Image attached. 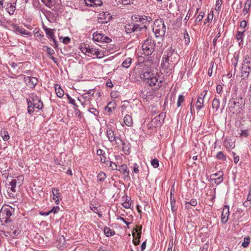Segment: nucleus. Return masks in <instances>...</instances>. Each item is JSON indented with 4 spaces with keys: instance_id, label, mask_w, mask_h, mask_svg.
I'll return each instance as SVG.
<instances>
[{
    "instance_id": "774afa93",
    "label": "nucleus",
    "mask_w": 251,
    "mask_h": 251,
    "mask_svg": "<svg viewBox=\"0 0 251 251\" xmlns=\"http://www.w3.org/2000/svg\"><path fill=\"white\" fill-rule=\"evenodd\" d=\"M242 6H243L242 2L241 1H240L239 4H238L236 5V7L235 8L236 12L237 13H239V11H240V10L241 9V8H242Z\"/></svg>"
},
{
    "instance_id": "9d476101",
    "label": "nucleus",
    "mask_w": 251,
    "mask_h": 251,
    "mask_svg": "<svg viewBox=\"0 0 251 251\" xmlns=\"http://www.w3.org/2000/svg\"><path fill=\"white\" fill-rule=\"evenodd\" d=\"M165 117V114L164 113L155 116L151 121L152 125L154 126H160L164 122Z\"/></svg>"
},
{
    "instance_id": "0eeeda50",
    "label": "nucleus",
    "mask_w": 251,
    "mask_h": 251,
    "mask_svg": "<svg viewBox=\"0 0 251 251\" xmlns=\"http://www.w3.org/2000/svg\"><path fill=\"white\" fill-rule=\"evenodd\" d=\"M132 21L135 23H138L140 25H146L148 23L151 21V18L150 16L145 15H134L132 16Z\"/></svg>"
},
{
    "instance_id": "1a4fd4ad",
    "label": "nucleus",
    "mask_w": 251,
    "mask_h": 251,
    "mask_svg": "<svg viewBox=\"0 0 251 251\" xmlns=\"http://www.w3.org/2000/svg\"><path fill=\"white\" fill-rule=\"evenodd\" d=\"M251 68L250 65L242 64L241 67V77L242 79H246L248 78L251 73Z\"/></svg>"
},
{
    "instance_id": "5701e85b",
    "label": "nucleus",
    "mask_w": 251,
    "mask_h": 251,
    "mask_svg": "<svg viewBox=\"0 0 251 251\" xmlns=\"http://www.w3.org/2000/svg\"><path fill=\"white\" fill-rule=\"evenodd\" d=\"M104 35L98 32H94L93 35V40L96 42H103Z\"/></svg>"
},
{
    "instance_id": "c03bdc74",
    "label": "nucleus",
    "mask_w": 251,
    "mask_h": 251,
    "mask_svg": "<svg viewBox=\"0 0 251 251\" xmlns=\"http://www.w3.org/2000/svg\"><path fill=\"white\" fill-rule=\"evenodd\" d=\"M43 49L46 50L47 53L49 56L52 55L55 53V51L53 49L50 48L47 46H43Z\"/></svg>"
},
{
    "instance_id": "37998d69",
    "label": "nucleus",
    "mask_w": 251,
    "mask_h": 251,
    "mask_svg": "<svg viewBox=\"0 0 251 251\" xmlns=\"http://www.w3.org/2000/svg\"><path fill=\"white\" fill-rule=\"evenodd\" d=\"M132 60L130 58H128L126 59L125 60H124L122 63V66L123 67H125V68H128L131 63Z\"/></svg>"
},
{
    "instance_id": "c85d7f7f",
    "label": "nucleus",
    "mask_w": 251,
    "mask_h": 251,
    "mask_svg": "<svg viewBox=\"0 0 251 251\" xmlns=\"http://www.w3.org/2000/svg\"><path fill=\"white\" fill-rule=\"evenodd\" d=\"M103 232L107 237H111L115 234V232L114 230L111 229L109 227L107 226L104 227Z\"/></svg>"
},
{
    "instance_id": "4c0bfd02",
    "label": "nucleus",
    "mask_w": 251,
    "mask_h": 251,
    "mask_svg": "<svg viewBox=\"0 0 251 251\" xmlns=\"http://www.w3.org/2000/svg\"><path fill=\"white\" fill-rule=\"evenodd\" d=\"M131 23H128L125 25V29L127 34H131L133 33Z\"/></svg>"
},
{
    "instance_id": "ddd939ff",
    "label": "nucleus",
    "mask_w": 251,
    "mask_h": 251,
    "mask_svg": "<svg viewBox=\"0 0 251 251\" xmlns=\"http://www.w3.org/2000/svg\"><path fill=\"white\" fill-rule=\"evenodd\" d=\"M52 199L54 201L56 204L59 203V201L61 200V194L59 192V190L57 188H52L51 189Z\"/></svg>"
},
{
    "instance_id": "49530a36",
    "label": "nucleus",
    "mask_w": 251,
    "mask_h": 251,
    "mask_svg": "<svg viewBox=\"0 0 251 251\" xmlns=\"http://www.w3.org/2000/svg\"><path fill=\"white\" fill-rule=\"evenodd\" d=\"M0 135L4 141H7L9 139L10 137L8 133L5 130L3 131H1Z\"/></svg>"
},
{
    "instance_id": "c756f323",
    "label": "nucleus",
    "mask_w": 251,
    "mask_h": 251,
    "mask_svg": "<svg viewBox=\"0 0 251 251\" xmlns=\"http://www.w3.org/2000/svg\"><path fill=\"white\" fill-rule=\"evenodd\" d=\"M44 29L47 34V36L49 39L53 38L52 37L55 36L53 29L45 26H44Z\"/></svg>"
},
{
    "instance_id": "c9c22d12",
    "label": "nucleus",
    "mask_w": 251,
    "mask_h": 251,
    "mask_svg": "<svg viewBox=\"0 0 251 251\" xmlns=\"http://www.w3.org/2000/svg\"><path fill=\"white\" fill-rule=\"evenodd\" d=\"M158 81L156 76H154V75L151 77L149 80H147V83L149 84L150 86L155 85Z\"/></svg>"
},
{
    "instance_id": "f03ea898",
    "label": "nucleus",
    "mask_w": 251,
    "mask_h": 251,
    "mask_svg": "<svg viewBox=\"0 0 251 251\" xmlns=\"http://www.w3.org/2000/svg\"><path fill=\"white\" fill-rule=\"evenodd\" d=\"M245 103L242 95H238L237 93H236L232 95V98L229 101V109L233 113H239L244 108Z\"/></svg>"
},
{
    "instance_id": "a18cd8bd",
    "label": "nucleus",
    "mask_w": 251,
    "mask_h": 251,
    "mask_svg": "<svg viewBox=\"0 0 251 251\" xmlns=\"http://www.w3.org/2000/svg\"><path fill=\"white\" fill-rule=\"evenodd\" d=\"M170 203L171 205V209L173 212H175L176 211L177 208L175 207L176 204V200L175 198L173 197H170Z\"/></svg>"
},
{
    "instance_id": "a19ab883",
    "label": "nucleus",
    "mask_w": 251,
    "mask_h": 251,
    "mask_svg": "<svg viewBox=\"0 0 251 251\" xmlns=\"http://www.w3.org/2000/svg\"><path fill=\"white\" fill-rule=\"evenodd\" d=\"M90 208L94 213L97 214L100 218L102 217V215L99 212L97 207L95 206L94 204H91Z\"/></svg>"
},
{
    "instance_id": "9b49d317",
    "label": "nucleus",
    "mask_w": 251,
    "mask_h": 251,
    "mask_svg": "<svg viewBox=\"0 0 251 251\" xmlns=\"http://www.w3.org/2000/svg\"><path fill=\"white\" fill-rule=\"evenodd\" d=\"M229 215V206L227 205H225L224 206L221 215V222L223 224H226L227 222Z\"/></svg>"
},
{
    "instance_id": "0e129e2a",
    "label": "nucleus",
    "mask_w": 251,
    "mask_h": 251,
    "mask_svg": "<svg viewBox=\"0 0 251 251\" xmlns=\"http://www.w3.org/2000/svg\"><path fill=\"white\" fill-rule=\"evenodd\" d=\"M214 62L213 61H212L210 63V67L208 69V75L209 76H211L212 75V69H213V66H214Z\"/></svg>"
},
{
    "instance_id": "72a5a7b5",
    "label": "nucleus",
    "mask_w": 251,
    "mask_h": 251,
    "mask_svg": "<svg viewBox=\"0 0 251 251\" xmlns=\"http://www.w3.org/2000/svg\"><path fill=\"white\" fill-rule=\"evenodd\" d=\"M105 164L113 171L118 170V165L115 162L110 160H107Z\"/></svg>"
},
{
    "instance_id": "de8ad7c7",
    "label": "nucleus",
    "mask_w": 251,
    "mask_h": 251,
    "mask_svg": "<svg viewBox=\"0 0 251 251\" xmlns=\"http://www.w3.org/2000/svg\"><path fill=\"white\" fill-rule=\"evenodd\" d=\"M250 243V238L249 236H246L244 238V242L242 244V246L244 248H247L248 247L249 243Z\"/></svg>"
},
{
    "instance_id": "dca6fc26",
    "label": "nucleus",
    "mask_w": 251,
    "mask_h": 251,
    "mask_svg": "<svg viewBox=\"0 0 251 251\" xmlns=\"http://www.w3.org/2000/svg\"><path fill=\"white\" fill-rule=\"evenodd\" d=\"M132 23V29L133 32H137L142 30H146L147 26L146 25H140L138 23L135 22H131Z\"/></svg>"
},
{
    "instance_id": "58836bf2",
    "label": "nucleus",
    "mask_w": 251,
    "mask_h": 251,
    "mask_svg": "<svg viewBox=\"0 0 251 251\" xmlns=\"http://www.w3.org/2000/svg\"><path fill=\"white\" fill-rule=\"evenodd\" d=\"M203 100L201 98H198L197 101L196 108L198 110H200L203 106Z\"/></svg>"
},
{
    "instance_id": "ea45409f",
    "label": "nucleus",
    "mask_w": 251,
    "mask_h": 251,
    "mask_svg": "<svg viewBox=\"0 0 251 251\" xmlns=\"http://www.w3.org/2000/svg\"><path fill=\"white\" fill-rule=\"evenodd\" d=\"M216 158L217 159L223 160V161L226 160V155L221 151H220L217 152V154L216 155Z\"/></svg>"
},
{
    "instance_id": "6ab92c4d",
    "label": "nucleus",
    "mask_w": 251,
    "mask_h": 251,
    "mask_svg": "<svg viewBox=\"0 0 251 251\" xmlns=\"http://www.w3.org/2000/svg\"><path fill=\"white\" fill-rule=\"evenodd\" d=\"M245 32V30L243 31H238L236 34V39L238 40V41H239L238 44L239 47H242L243 45Z\"/></svg>"
},
{
    "instance_id": "6e6d98bb",
    "label": "nucleus",
    "mask_w": 251,
    "mask_h": 251,
    "mask_svg": "<svg viewBox=\"0 0 251 251\" xmlns=\"http://www.w3.org/2000/svg\"><path fill=\"white\" fill-rule=\"evenodd\" d=\"M20 232L21 231L18 229L12 230L11 231L9 232V234L12 237H14L17 236L19 234H20Z\"/></svg>"
},
{
    "instance_id": "7ed1b4c3",
    "label": "nucleus",
    "mask_w": 251,
    "mask_h": 251,
    "mask_svg": "<svg viewBox=\"0 0 251 251\" xmlns=\"http://www.w3.org/2000/svg\"><path fill=\"white\" fill-rule=\"evenodd\" d=\"M30 98L27 99V112L31 115L34 111V109L37 108L41 110L43 107V103L40 99L34 94H31L29 95Z\"/></svg>"
},
{
    "instance_id": "cd10ccee",
    "label": "nucleus",
    "mask_w": 251,
    "mask_h": 251,
    "mask_svg": "<svg viewBox=\"0 0 251 251\" xmlns=\"http://www.w3.org/2000/svg\"><path fill=\"white\" fill-rule=\"evenodd\" d=\"M214 175L217 177L216 178H214L215 180V183L217 184H219L221 183L223 180V172H219L217 173L214 174Z\"/></svg>"
},
{
    "instance_id": "680f3d73",
    "label": "nucleus",
    "mask_w": 251,
    "mask_h": 251,
    "mask_svg": "<svg viewBox=\"0 0 251 251\" xmlns=\"http://www.w3.org/2000/svg\"><path fill=\"white\" fill-rule=\"evenodd\" d=\"M88 111L92 113L93 114H94L95 116L96 117H98L99 115V111L95 108H90Z\"/></svg>"
},
{
    "instance_id": "f8f14e48",
    "label": "nucleus",
    "mask_w": 251,
    "mask_h": 251,
    "mask_svg": "<svg viewBox=\"0 0 251 251\" xmlns=\"http://www.w3.org/2000/svg\"><path fill=\"white\" fill-rule=\"evenodd\" d=\"M24 80L25 84L30 88H34L38 81L36 77L31 76H25Z\"/></svg>"
},
{
    "instance_id": "aec40b11",
    "label": "nucleus",
    "mask_w": 251,
    "mask_h": 251,
    "mask_svg": "<svg viewBox=\"0 0 251 251\" xmlns=\"http://www.w3.org/2000/svg\"><path fill=\"white\" fill-rule=\"evenodd\" d=\"M137 70L138 71L139 76L141 75V74H145L151 71V69L148 66L142 65H141L139 68H138Z\"/></svg>"
},
{
    "instance_id": "f257e3e1",
    "label": "nucleus",
    "mask_w": 251,
    "mask_h": 251,
    "mask_svg": "<svg viewBox=\"0 0 251 251\" xmlns=\"http://www.w3.org/2000/svg\"><path fill=\"white\" fill-rule=\"evenodd\" d=\"M178 54L172 47H169L164 52L162 57L161 66L167 70L170 66H173L176 61Z\"/></svg>"
},
{
    "instance_id": "603ef678",
    "label": "nucleus",
    "mask_w": 251,
    "mask_h": 251,
    "mask_svg": "<svg viewBox=\"0 0 251 251\" xmlns=\"http://www.w3.org/2000/svg\"><path fill=\"white\" fill-rule=\"evenodd\" d=\"M184 100V97L182 95H179L177 101V106L180 107L181 103Z\"/></svg>"
},
{
    "instance_id": "e433bc0d",
    "label": "nucleus",
    "mask_w": 251,
    "mask_h": 251,
    "mask_svg": "<svg viewBox=\"0 0 251 251\" xmlns=\"http://www.w3.org/2000/svg\"><path fill=\"white\" fill-rule=\"evenodd\" d=\"M212 106L213 108L217 110L220 106V100L216 98H214L212 101Z\"/></svg>"
},
{
    "instance_id": "7c9ffc66",
    "label": "nucleus",
    "mask_w": 251,
    "mask_h": 251,
    "mask_svg": "<svg viewBox=\"0 0 251 251\" xmlns=\"http://www.w3.org/2000/svg\"><path fill=\"white\" fill-rule=\"evenodd\" d=\"M197 201L196 199H192L190 201L185 202V207L189 209L191 208V206H195L197 205Z\"/></svg>"
},
{
    "instance_id": "393cba45",
    "label": "nucleus",
    "mask_w": 251,
    "mask_h": 251,
    "mask_svg": "<svg viewBox=\"0 0 251 251\" xmlns=\"http://www.w3.org/2000/svg\"><path fill=\"white\" fill-rule=\"evenodd\" d=\"M107 137L110 143L114 142V140H115L117 137L111 129H108L107 130Z\"/></svg>"
},
{
    "instance_id": "69168bd1",
    "label": "nucleus",
    "mask_w": 251,
    "mask_h": 251,
    "mask_svg": "<svg viewBox=\"0 0 251 251\" xmlns=\"http://www.w3.org/2000/svg\"><path fill=\"white\" fill-rule=\"evenodd\" d=\"M142 226H136V228L134 229L135 231L137 234H142Z\"/></svg>"
},
{
    "instance_id": "4d7b16f0",
    "label": "nucleus",
    "mask_w": 251,
    "mask_h": 251,
    "mask_svg": "<svg viewBox=\"0 0 251 251\" xmlns=\"http://www.w3.org/2000/svg\"><path fill=\"white\" fill-rule=\"evenodd\" d=\"M111 105H115V102H108L107 105L105 107V110L106 111H107L108 112H112V108L111 106H110Z\"/></svg>"
},
{
    "instance_id": "423d86ee",
    "label": "nucleus",
    "mask_w": 251,
    "mask_h": 251,
    "mask_svg": "<svg viewBox=\"0 0 251 251\" xmlns=\"http://www.w3.org/2000/svg\"><path fill=\"white\" fill-rule=\"evenodd\" d=\"M153 31L156 37H162L166 32V26L161 21H156L154 22Z\"/></svg>"
},
{
    "instance_id": "79ce46f5",
    "label": "nucleus",
    "mask_w": 251,
    "mask_h": 251,
    "mask_svg": "<svg viewBox=\"0 0 251 251\" xmlns=\"http://www.w3.org/2000/svg\"><path fill=\"white\" fill-rule=\"evenodd\" d=\"M98 181L101 182H103L106 178V174L103 172H100L98 175Z\"/></svg>"
},
{
    "instance_id": "2f4dec72",
    "label": "nucleus",
    "mask_w": 251,
    "mask_h": 251,
    "mask_svg": "<svg viewBox=\"0 0 251 251\" xmlns=\"http://www.w3.org/2000/svg\"><path fill=\"white\" fill-rule=\"evenodd\" d=\"M124 121L125 124L128 126H131L133 124L132 117L128 114L125 116Z\"/></svg>"
},
{
    "instance_id": "5fc2aeb1",
    "label": "nucleus",
    "mask_w": 251,
    "mask_h": 251,
    "mask_svg": "<svg viewBox=\"0 0 251 251\" xmlns=\"http://www.w3.org/2000/svg\"><path fill=\"white\" fill-rule=\"evenodd\" d=\"M222 4V0H217L215 5V10L216 11H220L221 9V6Z\"/></svg>"
},
{
    "instance_id": "8fccbe9b",
    "label": "nucleus",
    "mask_w": 251,
    "mask_h": 251,
    "mask_svg": "<svg viewBox=\"0 0 251 251\" xmlns=\"http://www.w3.org/2000/svg\"><path fill=\"white\" fill-rule=\"evenodd\" d=\"M217 30L218 31V33H217L216 35L214 37L213 40V46L215 47L216 45V42L217 40L219 38V37L221 36V28L218 27Z\"/></svg>"
},
{
    "instance_id": "09e8293b",
    "label": "nucleus",
    "mask_w": 251,
    "mask_h": 251,
    "mask_svg": "<svg viewBox=\"0 0 251 251\" xmlns=\"http://www.w3.org/2000/svg\"><path fill=\"white\" fill-rule=\"evenodd\" d=\"M15 188V187H11L8 189L7 192L9 194V196L10 197L14 198L16 195V190Z\"/></svg>"
},
{
    "instance_id": "2eb2a0df",
    "label": "nucleus",
    "mask_w": 251,
    "mask_h": 251,
    "mask_svg": "<svg viewBox=\"0 0 251 251\" xmlns=\"http://www.w3.org/2000/svg\"><path fill=\"white\" fill-rule=\"evenodd\" d=\"M11 27H12L13 30L15 32H18L20 33L21 34H23V35H31V33L30 32L26 31L23 27H20L19 26H18V25H17L16 24L12 25Z\"/></svg>"
},
{
    "instance_id": "4468645a",
    "label": "nucleus",
    "mask_w": 251,
    "mask_h": 251,
    "mask_svg": "<svg viewBox=\"0 0 251 251\" xmlns=\"http://www.w3.org/2000/svg\"><path fill=\"white\" fill-rule=\"evenodd\" d=\"M117 170L124 175L125 179L127 178L130 179L129 172L126 164L119 166V168Z\"/></svg>"
},
{
    "instance_id": "864d4df0",
    "label": "nucleus",
    "mask_w": 251,
    "mask_h": 251,
    "mask_svg": "<svg viewBox=\"0 0 251 251\" xmlns=\"http://www.w3.org/2000/svg\"><path fill=\"white\" fill-rule=\"evenodd\" d=\"M114 141L115 142V145H116L117 147H119L124 142V141L122 140L121 138L118 136H117Z\"/></svg>"
},
{
    "instance_id": "39448f33",
    "label": "nucleus",
    "mask_w": 251,
    "mask_h": 251,
    "mask_svg": "<svg viewBox=\"0 0 251 251\" xmlns=\"http://www.w3.org/2000/svg\"><path fill=\"white\" fill-rule=\"evenodd\" d=\"M155 46L156 43L153 37L149 36L142 44V54L147 56L151 55L155 50Z\"/></svg>"
},
{
    "instance_id": "052dcab7",
    "label": "nucleus",
    "mask_w": 251,
    "mask_h": 251,
    "mask_svg": "<svg viewBox=\"0 0 251 251\" xmlns=\"http://www.w3.org/2000/svg\"><path fill=\"white\" fill-rule=\"evenodd\" d=\"M151 164L154 168H156L159 166V161L157 159H152Z\"/></svg>"
},
{
    "instance_id": "f704fd0d",
    "label": "nucleus",
    "mask_w": 251,
    "mask_h": 251,
    "mask_svg": "<svg viewBox=\"0 0 251 251\" xmlns=\"http://www.w3.org/2000/svg\"><path fill=\"white\" fill-rule=\"evenodd\" d=\"M251 6V0H247L243 10V13L244 15H246L249 12V8Z\"/></svg>"
},
{
    "instance_id": "bf43d9fd",
    "label": "nucleus",
    "mask_w": 251,
    "mask_h": 251,
    "mask_svg": "<svg viewBox=\"0 0 251 251\" xmlns=\"http://www.w3.org/2000/svg\"><path fill=\"white\" fill-rule=\"evenodd\" d=\"M184 39L185 40V44L188 45L190 42V37L189 35L186 30H185V32L184 34Z\"/></svg>"
},
{
    "instance_id": "20e7f679",
    "label": "nucleus",
    "mask_w": 251,
    "mask_h": 251,
    "mask_svg": "<svg viewBox=\"0 0 251 251\" xmlns=\"http://www.w3.org/2000/svg\"><path fill=\"white\" fill-rule=\"evenodd\" d=\"M14 213V209L9 205L3 206L0 210V222L1 225L11 222V216Z\"/></svg>"
},
{
    "instance_id": "412c9836",
    "label": "nucleus",
    "mask_w": 251,
    "mask_h": 251,
    "mask_svg": "<svg viewBox=\"0 0 251 251\" xmlns=\"http://www.w3.org/2000/svg\"><path fill=\"white\" fill-rule=\"evenodd\" d=\"M95 49L91 48L89 45H84V47H81V51L82 52L88 53V55L89 54L93 55L95 51Z\"/></svg>"
},
{
    "instance_id": "a211bd4d",
    "label": "nucleus",
    "mask_w": 251,
    "mask_h": 251,
    "mask_svg": "<svg viewBox=\"0 0 251 251\" xmlns=\"http://www.w3.org/2000/svg\"><path fill=\"white\" fill-rule=\"evenodd\" d=\"M251 61V51L247 50L243 54V61L242 64L250 65Z\"/></svg>"
},
{
    "instance_id": "338daca9",
    "label": "nucleus",
    "mask_w": 251,
    "mask_h": 251,
    "mask_svg": "<svg viewBox=\"0 0 251 251\" xmlns=\"http://www.w3.org/2000/svg\"><path fill=\"white\" fill-rule=\"evenodd\" d=\"M213 13L209 14L207 16V18L205 20L204 24H206L207 23H210L213 19Z\"/></svg>"
},
{
    "instance_id": "bb28decb",
    "label": "nucleus",
    "mask_w": 251,
    "mask_h": 251,
    "mask_svg": "<svg viewBox=\"0 0 251 251\" xmlns=\"http://www.w3.org/2000/svg\"><path fill=\"white\" fill-rule=\"evenodd\" d=\"M122 145V150L125 152V153L126 154H129L130 152V144L129 143H127V142H125V141H124Z\"/></svg>"
},
{
    "instance_id": "e2e57ef3",
    "label": "nucleus",
    "mask_w": 251,
    "mask_h": 251,
    "mask_svg": "<svg viewBox=\"0 0 251 251\" xmlns=\"http://www.w3.org/2000/svg\"><path fill=\"white\" fill-rule=\"evenodd\" d=\"M130 203L129 202V200H128L127 198L126 200V201L122 203V205L125 208H129L130 206Z\"/></svg>"
},
{
    "instance_id": "4be33fe9",
    "label": "nucleus",
    "mask_w": 251,
    "mask_h": 251,
    "mask_svg": "<svg viewBox=\"0 0 251 251\" xmlns=\"http://www.w3.org/2000/svg\"><path fill=\"white\" fill-rule=\"evenodd\" d=\"M6 11L10 15H13L16 10V2L14 3H7Z\"/></svg>"
},
{
    "instance_id": "473e14b6",
    "label": "nucleus",
    "mask_w": 251,
    "mask_h": 251,
    "mask_svg": "<svg viewBox=\"0 0 251 251\" xmlns=\"http://www.w3.org/2000/svg\"><path fill=\"white\" fill-rule=\"evenodd\" d=\"M55 89L56 94L58 97L61 98L63 96L64 92L63 90L60 88V86L59 85L56 84L55 85Z\"/></svg>"
},
{
    "instance_id": "3c124183",
    "label": "nucleus",
    "mask_w": 251,
    "mask_h": 251,
    "mask_svg": "<svg viewBox=\"0 0 251 251\" xmlns=\"http://www.w3.org/2000/svg\"><path fill=\"white\" fill-rule=\"evenodd\" d=\"M204 13L202 12H200L199 15L197 17V18L195 21V24H198L199 22L201 21L202 20V19H203V18L204 17Z\"/></svg>"
},
{
    "instance_id": "a878e982",
    "label": "nucleus",
    "mask_w": 251,
    "mask_h": 251,
    "mask_svg": "<svg viewBox=\"0 0 251 251\" xmlns=\"http://www.w3.org/2000/svg\"><path fill=\"white\" fill-rule=\"evenodd\" d=\"M153 75V73L151 71L145 74H141L140 78L143 80L144 82L147 83V80H149Z\"/></svg>"
},
{
    "instance_id": "13d9d810",
    "label": "nucleus",
    "mask_w": 251,
    "mask_h": 251,
    "mask_svg": "<svg viewBox=\"0 0 251 251\" xmlns=\"http://www.w3.org/2000/svg\"><path fill=\"white\" fill-rule=\"evenodd\" d=\"M67 99L68 100L69 103H71L72 104L75 105V106L77 107V105H76L75 100L72 98V97L68 94H66Z\"/></svg>"
},
{
    "instance_id": "6e6552de",
    "label": "nucleus",
    "mask_w": 251,
    "mask_h": 251,
    "mask_svg": "<svg viewBox=\"0 0 251 251\" xmlns=\"http://www.w3.org/2000/svg\"><path fill=\"white\" fill-rule=\"evenodd\" d=\"M42 2L52 10H56L61 4V0H41Z\"/></svg>"
},
{
    "instance_id": "f3484780",
    "label": "nucleus",
    "mask_w": 251,
    "mask_h": 251,
    "mask_svg": "<svg viewBox=\"0 0 251 251\" xmlns=\"http://www.w3.org/2000/svg\"><path fill=\"white\" fill-rule=\"evenodd\" d=\"M83 1L85 2L86 5L90 7H97L100 6L102 4L101 0H83Z\"/></svg>"
},
{
    "instance_id": "b1692460",
    "label": "nucleus",
    "mask_w": 251,
    "mask_h": 251,
    "mask_svg": "<svg viewBox=\"0 0 251 251\" xmlns=\"http://www.w3.org/2000/svg\"><path fill=\"white\" fill-rule=\"evenodd\" d=\"M224 145L227 149H233L235 147L234 142L232 141L230 138H226L225 139Z\"/></svg>"
}]
</instances>
